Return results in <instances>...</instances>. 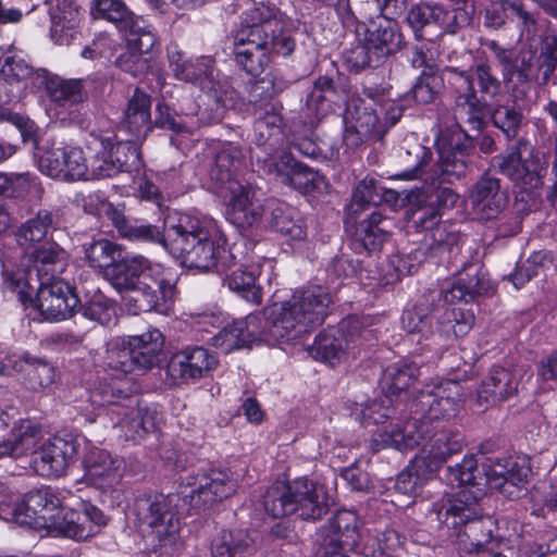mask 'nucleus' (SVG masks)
I'll use <instances>...</instances> for the list:
<instances>
[{"label": "nucleus", "instance_id": "nucleus-1", "mask_svg": "<svg viewBox=\"0 0 557 557\" xmlns=\"http://www.w3.org/2000/svg\"><path fill=\"white\" fill-rule=\"evenodd\" d=\"M475 462L467 457L460 463L448 467L445 480L459 491L445 495L432 506L431 517L446 529L448 540L466 553L493 548L492 521L482 520L479 499L484 496L482 482L478 481Z\"/></svg>", "mask_w": 557, "mask_h": 557}, {"label": "nucleus", "instance_id": "nucleus-2", "mask_svg": "<svg viewBox=\"0 0 557 557\" xmlns=\"http://www.w3.org/2000/svg\"><path fill=\"white\" fill-rule=\"evenodd\" d=\"M332 295L321 285L297 289L289 299L264 310V317L248 314L237 320L245 346L253 343L275 345L298 338L320 325L332 304Z\"/></svg>", "mask_w": 557, "mask_h": 557}, {"label": "nucleus", "instance_id": "nucleus-3", "mask_svg": "<svg viewBox=\"0 0 557 557\" xmlns=\"http://www.w3.org/2000/svg\"><path fill=\"white\" fill-rule=\"evenodd\" d=\"M190 269L226 273L237 265V245L225 248V236L218 223L205 215L181 214L169 218L156 242Z\"/></svg>", "mask_w": 557, "mask_h": 557}, {"label": "nucleus", "instance_id": "nucleus-4", "mask_svg": "<svg viewBox=\"0 0 557 557\" xmlns=\"http://www.w3.org/2000/svg\"><path fill=\"white\" fill-rule=\"evenodd\" d=\"M296 42L286 28L284 14L274 5L249 2L240 13L235 35L234 55L248 74H261L270 63V53L292 54Z\"/></svg>", "mask_w": 557, "mask_h": 557}, {"label": "nucleus", "instance_id": "nucleus-5", "mask_svg": "<svg viewBox=\"0 0 557 557\" xmlns=\"http://www.w3.org/2000/svg\"><path fill=\"white\" fill-rule=\"evenodd\" d=\"M463 445V436L458 431L418 418L379 429L370 442L374 451L388 447L399 451L419 448L417 455L435 472L449 457L460 454Z\"/></svg>", "mask_w": 557, "mask_h": 557}, {"label": "nucleus", "instance_id": "nucleus-6", "mask_svg": "<svg viewBox=\"0 0 557 557\" xmlns=\"http://www.w3.org/2000/svg\"><path fill=\"white\" fill-rule=\"evenodd\" d=\"M448 83L453 90V117L470 128H482L488 101L500 92L502 84L487 62L473 64L468 71L446 66Z\"/></svg>", "mask_w": 557, "mask_h": 557}, {"label": "nucleus", "instance_id": "nucleus-7", "mask_svg": "<svg viewBox=\"0 0 557 557\" xmlns=\"http://www.w3.org/2000/svg\"><path fill=\"white\" fill-rule=\"evenodd\" d=\"M263 508L275 519L296 515L318 520L327 512L329 497L323 485L302 478L270 486L263 495Z\"/></svg>", "mask_w": 557, "mask_h": 557}, {"label": "nucleus", "instance_id": "nucleus-8", "mask_svg": "<svg viewBox=\"0 0 557 557\" xmlns=\"http://www.w3.org/2000/svg\"><path fill=\"white\" fill-rule=\"evenodd\" d=\"M175 495L144 492L136 496L132 512L139 527L151 529L153 550L160 555L170 554L176 542L180 521L174 510Z\"/></svg>", "mask_w": 557, "mask_h": 557}, {"label": "nucleus", "instance_id": "nucleus-9", "mask_svg": "<svg viewBox=\"0 0 557 557\" xmlns=\"http://www.w3.org/2000/svg\"><path fill=\"white\" fill-rule=\"evenodd\" d=\"M164 337L157 330H148L139 335H132L121 343L109 344L104 358L108 370L128 374L134 371H147L159 363Z\"/></svg>", "mask_w": 557, "mask_h": 557}, {"label": "nucleus", "instance_id": "nucleus-10", "mask_svg": "<svg viewBox=\"0 0 557 557\" xmlns=\"http://www.w3.org/2000/svg\"><path fill=\"white\" fill-rule=\"evenodd\" d=\"M111 133L92 131L87 148L95 151L91 158V175L97 178L113 177L122 172H132L140 168L139 151L132 136L125 140L113 141Z\"/></svg>", "mask_w": 557, "mask_h": 557}, {"label": "nucleus", "instance_id": "nucleus-11", "mask_svg": "<svg viewBox=\"0 0 557 557\" xmlns=\"http://www.w3.org/2000/svg\"><path fill=\"white\" fill-rule=\"evenodd\" d=\"M494 165L516 186L531 193L542 187L548 160L529 141L519 139L505 154L494 158Z\"/></svg>", "mask_w": 557, "mask_h": 557}, {"label": "nucleus", "instance_id": "nucleus-12", "mask_svg": "<svg viewBox=\"0 0 557 557\" xmlns=\"http://www.w3.org/2000/svg\"><path fill=\"white\" fill-rule=\"evenodd\" d=\"M347 111L356 121L359 132L382 137L401 117L403 110L383 95L364 91L363 97H352Z\"/></svg>", "mask_w": 557, "mask_h": 557}, {"label": "nucleus", "instance_id": "nucleus-13", "mask_svg": "<svg viewBox=\"0 0 557 557\" xmlns=\"http://www.w3.org/2000/svg\"><path fill=\"white\" fill-rule=\"evenodd\" d=\"M14 498L11 507L4 508V521L39 530L48 529V518H54L62 505L59 493L50 486L30 491L24 498L14 494Z\"/></svg>", "mask_w": 557, "mask_h": 557}, {"label": "nucleus", "instance_id": "nucleus-14", "mask_svg": "<svg viewBox=\"0 0 557 557\" xmlns=\"http://www.w3.org/2000/svg\"><path fill=\"white\" fill-rule=\"evenodd\" d=\"M462 387L456 381H442L425 384L413 398L410 419H421L433 423V420H448L454 418L461 404Z\"/></svg>", "mask_w": 557, "mask_h": 557}, {"label": "nucleus", "instance_id": "nucleus-15", "mask_svg": "<svg viewBox=\"0 0 557 557\" xmlns=\"http://www.w3.org/2000/svg\"><path fill=\"white\" fill-rule=\"evenodd\" d=\"M488 48L494 52L502 66L503 77L511 90L513 98L522 99L531 89V82L535 81L541 86L537 70V52L531 46L522 48L516 58L509 50L500 47L496 41H491Z\"/></svg>", "mask_w": 557, "mask_h": 557}, {"label": "nucleus", "instance_id": "nucleus-16", "mask_svg": "<svg viewBox=\"0 0 557 557\" xmlns=\"http://www.w3.org/2000/svg\"><path fill=\"white\" fill-rule=\"evenodd\" d=\"M39 170L55 180L79 181L95 178L91 175V158L88 160L79 147H47L39 152Z\"/></svg>", "mask_w": 557, "mask_h": 557}, {"label": "nucleus", "instance_id": "nucleus-17", "mask_svg": "<svg viewBox=\"0 0 557 557\" xmlns=\"http://www.w3.org/2000/svg\"><path fill=\"white\" fill-rule=\"evenodd\" d=\"M48 534L85 541L96 535L107 524L108 519L98 507L85 504L82 510L62 508L54 518H48Z\"/></svg>", "mask_w": 557, "mask_h": 557}, {"label": "nucleus", "instance_id": "nucleus-18", "mask_svg": "<svg viewBox=\"0 0 557 557\" xmlns=\"http://www.w3.org/2000/svg\"><path fill=\"white\" fill-rule=\"evenodd\" d=\"M34 307L49 321L72 318L81 308V300L74 287L65 280L45 281L39 284Z\"/></svg>", "mask_w": 557, "mask_h": 557}, {"label": "nucleus", "instance_id": "nucleus-19", "mask_svg": "<svg viewBox=\"0 0 557 557\" xmlns=\"http://www.w3.org/2000/svg\"><path fill=\"white\" fill-rule=\"evenodd\" d=\"M186 490L182 491L190 504L200 508L231 496L237 487L236 480L228 471L212 469L208 472L188 474L184 479Z\"/></svg>", "mask_w": 557, "mask_h": 557}, {"label": "nucleus", "instance_id": "nucleus-20", "mask_svg": "<svg viewBox=\"0 0 557 557\" xmlns=\"http://www.w3.org/2000/svg\"><path fill=\"white\" fill-rule=\"evenodd\" d=\"M85 437L66 433L49 438L36 453L34 463L45 476H60L74 462Z\"/></svg>", "mask_w": 557, "mask_h": 557}, {"label": "nucleus", "instance_id": "nucleus-21", "mask_svg": "<svg viewBox=\"0 0 557 557\" xmlns=\"http://www.w3.org/2000/svg\"><path fill=\"white\" fill-rule=\"evenodd\" d=\"M361 522L355 511L339 510L322 528L320 548L324 554L348 553L355 550L362 534Z\"/></svg>", "mask_w": 557, "mask_h": 557}, {"label": "nucleus", "instance_id": "nucleus-22", "mask_svg": "<svg viewBox=\"0 0 557 557\" xmlns=\"http://www.w3.org/2000/svg\"><path fill=\"white\" fill-rule=\"evenodd\" d=\"M361 522L355 511L339 510L322 528L320 548L324 554L348 553L355 550L362 534Z\"/></svg>", "mask_w": 557, "mask_h": 557}, {"label": "nucleus", "instance_id": "nucleus-23", "mask_svg": "<svg viewBox=\"0 0 557 557\" xmlns=\"http://www.w3.org/2000/svg\"><path fill=\"white\" fill-rule=\"evenodd\" d=\"M82 463L85 479L104 492L122 478L123 460L109 450L98 447L85 438Z\"/></svg>", "mask_w": 557, "mask_h": 557}, {"label": "nucleus", "instance_id": "nucleus-24", "mask_svg": "<svg viewBox=\"0 0 557 557\" xmlns=\"http://www.w3.org/2000/svg\"><path fill=\"white\" fill-rule=\"evenodd\" d=\"M126 49L116 59V65L134 77L145 74L150 67L151 53L157 36L148 25L124 33Z\"/></svg>", "mask_w": 557, "mask_h": 557}, {"label": "nucleus", "instance_id": "nucleus-25", "mask_svg": "<svg viewBox=\"0 0 557 557\" xmlns=\"http://www.w3.org/2000/svg\"><path fill=\"white\" fill-rule=\"evenodd\" d=\"M387 15V13H381V16L369 21V23H360L355 16L354 25H345L346 27H355L357 40L367 45L368 49L383 62L399 46L396 24Z\"/></svg>", "mask_w": 557, "mask_h": 557}, {"label": "nucleus", "instance_id": "nucleus-26", "mask_svg": "<svg viewBox=\"0 0 557 557\" xmlns=\"http://www.w3.org/2000/svg\"><path fill=\"white\" fill-rule=\"evenodd\" d=\"M357 322H343L338 327H329L320 332L313 344L308 347L309 355L330 366L339 363L346 357L350 342H355L350 330L357 331Z\"/></svg>", "mask_w": 557, "mask_h": 557}, {"label": "nucleus", "instance_id": "nucleus-27", "mask_svg": "<svg viewBox=\"0 0 557 557\" xmlns=\"http://www.w3.org/2000/svg\"><path fill=\"white\" fill-rule=\"evenodd\" d=\"M469 200L473 214L482 221H488L505 210L509 194L498 178L484 175L473 185Z\"/></svg>", "mask_w": 557, "mask_h": 557}, {"label": "nucleus", "instance_id": "nucleus-28", "mask_svg": "<svg viewBox=\"0 0 557 557\" xmlns=\"http://www.w3.org/2000/svg\"><path fill=\"white\" fill-rule=\"evenodd\" d=\"M216 364V357L208 349L187 347L171 357L166 372L173 380H196L206 376Z\"/></svg>", "mask_w": 557, "mask_h": 557}, {"label": "nucleus", "instance_id": "nucleus-29", "mask_svg": "<svg viewBox=\"0 0 557 557\" xmlns=\"http://www.w3.org/2000/svg\"><path fill=\"white\" fill-rule=\"evenodd\" d=\"M251 106L256 117L252 141L258 148H262L267 156H272L283 136L280 106L275 102Z\"/></svg>", "mask_w": 557, "mask_h": 557}, {"label": "nucleus", "instance_id": "nucleus-30", "mask_svg": "<svg viewBox=\"0 0 557 557\" xmlns=\"http://www.w3.org/2000/svg\"><path fill=\"white\" fill-rule=\"evenodd\" d=\"M160 271L159 264H152L141 255H126L119 258L113 265L104 272V277L120 293L132 289L144 278Z\"/></svg>", "mask_w": 557, "mask_h": 557}, {"label": "nucleus", "instance_id": "nucleus-31", "mask_svg": "<svg viewBox=\"0 0 557 557\" xmlns=\"http://www.w3.org/2000/svg\"><path fill=\"white\" fill-rule=\"evenodd\" d=\"M263 212L251 186L235 184L231 187L226 210L231 223L240 228L251 227L260 223Z\"/></svg>", "mask_w": 557, "mask_h": 557}, {"label": "nucleus", "instance_id": "nucleus-32", "mask_svg": "<svg viewBox=\"0 0 557 557\" xmlns=\"http://www.w3.org/2000/svg\"><path fill=\"white\" fill-rule=\"evenodd\" d=\"M112 374H104L95 381L89 391V401L94 407H111L113 410H120L125 403H132L129 397L131 382L120 371H113Z\"/></svg>", "mask_w": 557, "mask_h": 557}, {"label": "nucleus", "instance_id": "nucleus-33", "mask_svg": "<svg viewBox=\"0 0 557 557\" xmlns=\"http://www.w3.org/2000/svg\"><path fill=\"white\" fill-rule=\"evenodd\" d=\"M520 379L521 369L494 367L482 381L478 389V397L486 405L506 400L518 392Z\"/></svg>", "mask_w": 557, "mask_h": 557}, {"label": "nucleus", "instance_id": "nucleus-34", "mask_svg": "<svg viewBox=\"0 0 557 557\" xmlns=\"http://www.w3.org/2000/svg\"><path fill=\"white\" fill-rule=\"evenodd\" d=\"M508 21L517 22L525 32L534 30L537 23L523 0H495L485 11L484 23L488 27L497 29Z\"/></svg>", "mask_w": 557, "mask_h": 557}, {"label": "nucleus", "instance_id": "nucleus-35", "mask_svg": "<svg viewBox=\"0 0 557 557\" xmlns=\"http://www.w3.org/2000/svg\"><path fill=\"white\" fill-rule=\"evenodd\" d=\"M40 437L41 430L37 423L28 419L20 420L8 436L0 440V459H17L33 453Z\"/></svg>", "mask_w": 557, "mask_h": 557}, {"label": "nucleus", "instance_id": "nucleus-36", "mask_svg": "<svg viewBox=\"0 0 557 557\" xmlns=\"http://www.w3.org/2000/svg\"><path fill=\"white\" fill-rule=\"evenodd\" d=\"M13 369L22 374L24 384L33 392H45L55 382L54 367L47 359L29 352L16 359Z\"/></svg>", "mask_w": 557, "mask_h": 557}, {"label": "nucleus", "instance_id": "nucleus-37", "mask_svg": "<svg viewBox=\"0 0 557 557\" xmlns=\"http://www.w3.org/2000/svg\"><path fill=\"white\" fill-rule=\"evenodd\" d=\"M268 210L270 211L268 224L274 232L290 242L306 239L307 226L294 208L283 202L270 201Z\"/></svg>", "mask_w": 557, "mask_h": 557}, {"label": "nucleus", "instance_id": "nucleus-38", "mask_svg": "<svg viewBox=\"0 0 557 557\" xmlns=\"http://www.w3.org/2000/svg\"><path fill=\"white\" fill-rule=\"evenodd\" d=\"M150 107V97L140 89H135L122 122V129L134 139H145L151 131Z\"/></svg>", "mask_w": 557, "mask_h": 557}, {"label": "nucleus", "instance_id": "nucleus-39", "mask_svg": "<svg viewBox=\"0 0 557 557\" xmlns=\"http://www.w3.org/2000/svg\"><path fill=\"white\" fill-rule=\"evenodd\" d=\"M79 17L77 0H57L55 9L50 12L51 38L59 45H70L75 38Z\"/></svg>", "mask_w": 557, "mask_h": 557}, {"label": "nucleus", "instance_id": "nucleus-40", "mask_svg": "<svg viewBox=\"0 0 557 557\" xmlns=\"http://www.w3.org/2000/svg\"><path fill=\"white\" fill-rule=\"evenodd\" d=\"M0 55V78L9 84L21 83L36 76L37 79L47 78V71L44 69L34 70L24 51L13 45L1 49Z\"/></svg>", "mask_w": 557, "mask_h": 557}, {"label": "nucleus", "instance_id": "nucleus-41", "mask_svg": "<svg viewBox=\"0 0 557 557\" xmlns=\"http://www.w3.org/2000/svg\"><path fill=\"white\" fill-rule=\"evenodd\" d=\"M90 13L94 18L113 23L123 34L146 25L145 20L131 12L122 0H94Z\"/></svg>", "mask_w": 557, "mask_h": 557}, {"label": "nucleus", "instance_id": "nucleus-42", "mask_svg": "<svg viewBox=\"0 0 557 557\" xmlns=\"http://www.w3.org/2000/svg\"><path fill=\"white\" fill-rule=\"evenodd\" d=\"M256 550L255 541L245 530H223L211 542V557H249Z\"/></svg>", "mask_w": 557, "mask_h": 557}, {"label": "nucleus", "instance_id": "nucleus-43", "mask_svg": "<svg viewBox=\"0 0 557 557\" xmlns=\"http://www.w3.org/2000/svg\"><path fill=\"white\" fill-rule=\"evenodd\" d=\"M277 174L282 183L292 186L302 193H309L319 188L322 176L312 169L297 162L290 156H284L276 163Z\"/></svg>", "mask_w": 557, "mask_h": 557}, {"label": "nucleus", "instance_id": "nucleus-44", "mask_svg": "<svg viewBox=\"0 0 557 557\" xmlns=\"http://www.w3.org/2000/svg\"><path fill=\"white\" fill-rule=\"evenodd\" d=\"M66 252L57 244H47L34 251V262L39 284L45 281L62 280L58 276L64 271Z\"/></svg>", "mask_w": 557, "mask_h": 557}, {"label": "nucleus", "instance_id": "nucleus-45", "mask_svg": "<svg viewBox=\"0 0 557 557\" xmlns=\"http://www.w3.org/2000/svg\"><path fill=\"white\" fill-rule=\"evenodd\" d=\"M406 200L410 206L408 219L417 228L429 232L440 223L441 213L434 208L433 202L426 201V193L421 188L409 190Z\"/></svg>", "mask_w": 557, "mask_h": 557}, {"label": "nucleus", "instance_id": "nucleus-46", "mask_svg": "<svg viewBox=\"0 0 557 557\" xmlns=\"http://www.w3.org/2000/svg\"><path fill=\"white\" fill-rule=\"evenodd\" d=\"M432 152L420 144H413L408 149L398 152V163L403 168L394 177L398 180H419L426 172Z\"/></svg>", "mask_w": 557, "mask_h": 557}, {"label": "nucleus", "instance_id": "nucleus-47", "mask_svg": "<svg viewBox=\"0 0 557 557\" xmlns=\"http://www.w3.org/2000/svg\"><path fill=\"white\" fill-rule=\"evenodd\" d=\"M46 83L50 99L60 106H73L83 102L87 98L82 79H65L59 76L42 78Z\"/></svg>", "mask_w": 557, "mask_h": 557}, {"label": "nucleus", "instance_id": "nucleus-48", "mask_svg": "<svg viewBox=\"0 0 557 557\" xmlns=\"http://www.w3.org/2000/svg\"><path fill=\"white\" fill-rule=\"evenodd\" d=\"M420 369L416 362H396L387 367L383 373L382 386L388 396L406 392L419 377Z\"/></svg>", "mask_w": 557, "mask_h": 557}, {"label": "nucleus", "instance_id": "nucleus-49", "mask_svg": "<svg viewBox=\"0 0 557 557\" xmlns=\"http://www.w3.org/2000/svg\"><path fill=\"white\" fill-rule=\"evenodd\" d=\"M144 293L145 301L148 305V312L157 311L165 313L168 310L166 300L172 295V285L162 277V269L156 271L148 278H144L137 284Z\"/></svg>", "mask_w": 557, "mask_h": 557}, {"label": "nucleus", "instance_id": "nucleus-50", "mask_svg": "<svg viewBox=\"0 0 557 557\" xmlns=\"http://www.w3.org/2000/svg\"><path fill=\"white\" fill-rule=\"evenodd\" d=\"M435 473L418 455L396 479L395 488L405 495H416Z\"/></svg>", "mask_w": 557, "mask_h": 557}, {"label": "nucleus", "instance_id": "nucleus-51", "mask_svg": "<svg viewBox=\"0 0 557 557\" xmlns=\"http://www.w3.org/2000/svg\"><path fill=\"white\" fill-rule=\"evenodd\" d=\"M57 221V210H39L34 218L27 220L20 226L16 232L17 243L21 246H26L35 242H40L46 237L49 230L54 226Z\"/></svg>", "mask_w": 557, "mask_h": 557}, {"label": "nucleus", "instance_id": "nucleus-52", "mask_svg": "<svg viewBox=\"0 0 557 557\" xmlns=\"http://www.w3.org/2000/svg\"><path fill=\"white\" fill-rule=\"evenodd\" d=\"M487 290V282L478 273H467L460 276L451 286L444 290V299L446 302L455 301H473L478 296Z\"/></svg>", "mask_w": 557, "mask_h": 557}, {"label": "nucleus", "instance_id": "nucleus-53", "mask_svg": "<svg viewBox=\"0 0 557 557\" xmlns=\"http://www.w3.org/2000/svg\"><path fill=\"white\" fill-rule=\"evenodd\" d=\"M108 215L124 238L150 243H156L159 238L160 230L156 225L129 221L121 211L112 207L109 208Z\"/></svg>", "mask_w": 557, "mask_h": 557}, {"label": "nucleus", "instance_id": "nucleus-54", "mask_svg": "<svg viewBox=\"0 0 557 557\" xmlns=\"http://www.w3.org/2000/svg\"><path fill=\"white\" fill-rule=\"evenodd\" d=\"M401 546L403 537L394 529L376 530L367 539L362 554L366 557H397Z\"/></svg>", "mask_w": 557, "mask_h": 557}, {"label": "nucleus", "instance_id": "nucleus-55", "mask_svg": "<svg viewBox=\"0 0 557 557\" xmlns=\"http://www.w3.org/2000/svg\"><path fill=\"white\" fill-rule=\"evenodd\" d=\"M474 323L471 311L461 308H448L438 318L437 335L450 338L466 335Z\"/></svg>", "mask_w": 557, "mask_h": 557}, {"label": "nucleus", "instance_id": "nucleus-56", "mask_svg": "<svg viewBox=\"0 0 557 557\" xmlns=\"http://www.w3.org/2000/svg\"><path fill=\"white\" fill-rule=\"evenodd\" d=\"M256 272L248 271L244 264L232 270L224 278L225 285L233 292L238 293L247 301L260 305L262 301L261 288L256 284Z\"/></svg>", "mask_w": 557, "mask_h": 557}, {"label": "nucleus", "instance_id": "nucleus-57", "mask_svg": "<svg viewBox=\"0 0 557 557\" xmlns=\"http://www.w3.org/2000/svg\"><path fill=\"white\" fill-rule=\"evenodd\" d=\"M84 253L91 268L104 273L121 257V247L107 238H98L84 245Z\"/></svg>", "mask_w": 557, "mask_h": 557}, {"label": "nucleus", "instance_id": "nucleus-58", "mask_svg": "<svg viewBox=\"0 0 557 557\" xmlns=\"http://www.w3.org/2000/svg\"><path fill=\"white\" fill-rule=\"evenodd\" d=\"M436 5H413L406 17L417 39L432 41L436 34Z\"/></svg>", "mask_w": 557, "mask_h": 557}, {"label": "nucleus", "instance_id": "nucleus-59", "mask_svg": "<svg viewBox=\"0 0 557 557\" xmlns=\"http://www.w3.org/2000/svg\"><path fill=\"white\" fill-rule=\"evenodd\" d=\"M458 239L459 234L453 224L440 222L424 236V245L431 256H444L454 250Z\"/></svg>", "mask_w": 557, "mask_h": 557}, {"label": "nucleus", "instance_id": "nucleus-60", "mask_svg": "<svg viewBox=\"0 0 557 557\" xmlns=\"http://www.w3.org/2000/svg\"><path fill=\"white\" fill-rule=\"evenodd\" d=\"M287 87L288 81L284 79L278 71H272L261 79L251 84L248 94V102L250 104L273 102L274 95L285 90Z\"/></svg>", "mask_w": 557, "mask_h": 557}, {"label": "nucleus", "instance_id": "nucleus-61", "mask_svg": "<svg viewBox=\"0 0 557 557\" xmlns=\"http://www.w3.org/2000/svg\"><path fill=\"white\" fill-rule=\"evenodd\" d=\"M239 165V152L233 149H223L215 156L214 165L210 170V176L222 186L227 184V189L231 191L232 186L239 184L233 180Z\"/></svg>", "mask_w": 557, "mask_h": 557}, {"label": "nucleus", "instance_id": "nucleus-62", "mask_svg": "<svg viewBox=\"0 0 557 557\" xmlns=\"http://www.w3.org/2000/svg\"><path fill=\"white\" fill-rule=\"evenodd\" d=\"M133 404L134 399L132 398V403H125L120 410H113V414L117 417V421L114 423L121 428L126 438L139 441L144 438L147 433L141 423L139 408L138 406L134 407Z\"/></svg>", "mask_w": 557, "mask_h": 557}, {"label": "nucleus", "instance_id": "nucleus-63", "mask_svg": "<svg viewBox=\"0 0 557 557\" xmlns=\"http://www.w3.org/2000/svg\"><path fill=\"white\" fill-rule=\"evenodd\" d=\"M436 34L437 36L447 33L456 34L460 28L467 26L471 20V12L468 7L444 9L436 5Z\"/></svg>", "mask_w": 557, "mask_h": 557}, {"label": "nucleus", "instance_id": "nucleus-64", "mask_svg": "<svg viewBox=\"0 0 557 557\" xmlns=\"http://www.w3.org/2000/svg\"><path fill=\"white\" fill-rule=\"evenodd\" d=\"M537 70L541 86H545L557 69V33L552 32L543 36L540 53H537Z\"/></svg>", "mask_w": 557, "mask_h": 557}]
</instances>
